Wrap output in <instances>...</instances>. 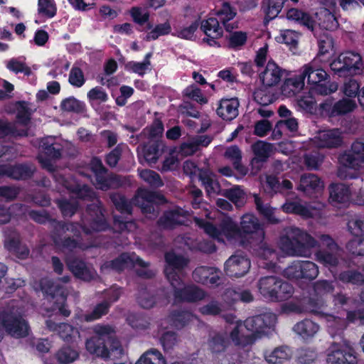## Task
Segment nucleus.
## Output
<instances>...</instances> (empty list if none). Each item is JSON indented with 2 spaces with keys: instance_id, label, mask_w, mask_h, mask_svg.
<instances>
[{
  "instance_id": "obj_1",
  "label": "nucleus",
  "mask_w": 364,
  "mask_h": 364,
  "mask_svg": "<svg viewBox=\"0 0 364 364\" xmlns=\"http://www.w3.org/2000/svg\"><path fill=\"white\" fill-rule=\"evenodd\" d=\"M86 214L83 225L78 223L55 221L50 238L57 248L62 251H73L79 247L78 240L65 235L67 232L73 233L74 237L78 238L81 235V229L87 234L108 229L109 224L105 216V209L100 201L97 203L87 205Z\"/></svg>"
},
{
  "instance_id": "obj_2",
  "label": "nucleus",
  "mask_w": 364,
  "mask_h": 364,
  "mask_svg": "<svg viewBox=\"0 0 364 364\" xmlns=\"http://www.w3.org/2000/svg\"><path fill=\"white\" fill-rule=\"evenodd\" d=\"M239 227L242 246L264 260V268L274 269L278 261L277 253L264 242L265 232L259 219L253 214H245Z\"/></svg>"
},
{
  "instance_id": "obj_3",
  "label": "nucleus",
  "mask_w": 364,
  "mask_h": 364,
  "mask_svg": "<svg viewBox=\"0 0 364 364\" xmlns=\"http://www.w3.org/2000/svg\"><path fill=\"white\" fill-rule=\"evenodd\" d=\"M94 336L85 343L87 350L104 359L111 355L120 358L124 349L120 341L115 337L114 328L109 325H97L94 328Z\"/></svg>"
},
{
  "instance_id": "obj_4",
  "label": "nucleus",
  "mask_w": 364,
  "mask_h": 364,
  "mask_svg": "<svg viewBox=\"0 0 364 364\" xmlns=\"http://www.w3.org/2000/svg\"><path fill=\"white\" fill-rule=\"evenodd\" d=\"M0 325L9 335L16 338H26L29 334L28 321L19 308L13 303L0 309Z\"/></svg>"
},
{
  "instance_id": "obj_5",
  "label": "nucleus",
  "mask_w": 364,
  "mask_h": 364,
  "mask_svg": "<svg viewBox=\"0 0 364 364\" xmlns=\"http://www.w3.org/2000/svg\"><path fill=\"white\" fill-rule=\"evenodd\" d=\"M282 245L292 255L309 257L311 250L318 245V242L306 230L291 227L287 235L282 237Z\"/></svg>"
},
{
  "instance_id": "obj_6",
  "label": "nucleus",
  "mask_w": 364,
  "mask_h": 364,
  "mask_svg": "<svg viewBox=\"0 0 364 364\" xmlns=\"http://www.w3.org/2000/svg\"><path fill=\"white\" fill-rule=\"evenodd\" d=\"M304 76L306 77L310 92L318 95H328L338 90V85L331 81L330 75L320 66L310 63L302 68Z\"/></svg>"
},
{
  "instance_id": "obj_7",
  "label": "nucleus",
  "mask_w": 364,
  "mask_h": 364,
  "mask_svg": "<svg viewBox=\"0 0 364 364\" xmlns=\"http://www.w3.org/2000/svg\"><path fill=\"white\" fill-rule=\"evenodd\" d=\"M282 309L285 312L310 313L328 321L335 318L332 314L328 312L327 305L323 300L309 296H302L294 301L286 303Z\"/></svg>"
},
{
  "instance_id": "obj_8",
  "label": "nucleus",
  "mask_w": 364,
  "mask_h": 364,
  "mask_svg": "<svg viewBox=\"0 0 364 364\" xmlns=\"http://www.w3.org/2000/svg\"><path fill=\"white\" fill-rule=\"evenodd\" d=\"M363 65L362 56L354 51L343 52L330 63L331 70L334 75L340 77L360 74L363 71Z\"/></svg>"
},
{
  "instance_id": "obj_9",
  "label": "nucleus",
  "mask_w": 364,
  "mask_h": 364,
  "mask_svg": "<svg viewBox=\"0 0 364 364\" xmlns=\"http://www.w3.org/2000/svg\"><path fill=\"white\" fill-rule=\"evenodd\" d=\"M167 202L163 194L145 188H139L134 199V204L141 208L143 213L152 214L155 217L159 213V205Z\"/></svg>"
},
{
  "instance_id": "obj_10",
  "label": "nucleus",
  "mask_w": 364,
  "mask_h": 364,
  "mask_svg": "<svg viewBox=\"0 0 364 364\" xmlns=\"http://www.w3.org/2000/svg\"><path fill=\"white\" fill-rule=\"evenodd\" d=\"M41 288L46 297L53 301L60 315L68 317L70 311L66 304L68 294L65 288L48 279L41 281Z\"/></svg>"
},
{
  "instance_id": "obj_11",
  "label": "nucleus",
  "mask_w": 364,
  "mask_h": 364,
  "mask_svg": "<svg viewBox=\"0 0 364 364\" xmlns=\"http://www.w3.org/2000/svg\"><path fill=\"white\" fill-rule=\"evenodd\" d=\"M318 266L311 261L296 260L284 269V276L289 279L313 281L318 275Z\"/></svg>"
},
{
  "instance_id": "obj_12",
  "label": "nucleus",
  "mask_w": 364,
  "mask_h": 364,
  "mask_svg": "<svg viewBox=\"0 0 364 364\" xmlns=\"http://www.w3.org/2000/svg\"><path fill=\"white\" fill-rule=\"evenodd\" d=\"M176 302H196L203 299L205 292L196 285L185 286L182 278L169 282Z\"/></svg>"
},
{
  "instance_id": "obj_13",
  "label": "nucleus",
  "mask_w": 364,
  "mask_h": 364,
  "mask_svg": "<svg viewBox=\"0 0 364 364\" xmlns=\"http://www.w3.org/2000/svg\"><path fill=\"white\" fill-rule=\"evenodd\" d=\"M320 242L322 247L325 248L317 250L315 253V257L318 262L325 267H335L338 264V257L337 252L339 250L338 244L328 235H321Z\"/></svg>"
},
{
  "instance_id": "obj_14",
  "label": "nucleus",
  "mask_w": 364,
  "mask_h": 364,
  "mask_svg": "<svg viewBox=\"0 0 364 364\" xmlns=\"http://www.w3.org/2000/svg\"><path fill=\"white\" fill-rule=\"evenodd\" d=\"M328 364H356L357 353L353 348L333 343L328 349Z\"/></svg>"
},
{
  "instance_id": "obj_15",
  "label": "nucleus",
  "mask_w": 364,
  "mask_h": 364,
  "mask_svg": "<svg viewBox=\"0 0 364 364\" xmlns=\"http://www.w3.org/2000/svg\"><path fill=\"white\" fill-rule=\"evenodd\" d=\"M276 316L271 313L248 317L244 322L245 328L255 337L267 334L276 323Z\"/></svg>"
},
{
  "instance_id": "obj_16",
  "label": "nucleus",
  "mask_w": 364,
  "mask_h": 364,
  "mask_svg": "<svg viewBox=\"0 0 364 364\" xmlns=\"http://www.w3.org/2000/svg\"><path fill=\"white\" fill-rule=\"evenodd\" d=\"M339 164L346 168L358 170L364 167V143L354 141L349 150L338 156Z\"/></svg>"
},
{
  "instance_id": "obj_17",
  "label": "nucleus",
  "mask_w": 364,
  "mask_h": 364,
  "mask_svg": "<svg viewBox=\"0 0 364 364\" xmlns=\"http://www.w3.org/2000/svg\"><path fill=\"white\" fill-rule=\"evenodd\" d=\"M356 107L355 101L348 98H343L333 102V99L331 97L320 104L321 112L329 117L345 115L353 112Z\"/></svg>"
},
{
  "instance_id": "obj_18",
  "label": "nucleus",
  "mask_w": 364,
  "mask_h": 364,
  "mask_svg": "<svg viewBox=\"0 0 364 364\" xmlns=\"http://www.w3.org/2000/svg\"><path fill=\"white\" fill-rule=\"evenodd\" d=\"M166 266L164 269V274L168 281L172 282L181 277L178 274L189 264V259L182 255H178L173 251L167 252L164 255Z\"/></svg>"
},
{
  "instance_id": "obj_19",
  "label": "nucleus",
  "mask_w": 364,
  "mask_h": 364,
  "mask_svg": "<svg viewBox=\"0 0 364 364\" xmlns=\"http://www.w3.org/2000/svg\"><path fill=\"white\" fill-rule=\"evenodd\" d=\"M221 272L215 267L199 266L192 273L193 279L197 283L210 287H218L221 284Z\"/></svg>"
},
{
  "instance_id": "obj_20",
  "label": "nucleus",
  "mask_w": 364,
  "mask_h": 364,
  "mask_svg": "<svg viewBox=\"0 0 364 364\" xmlns=\"http://www.w3.org/2000/svg\"><path fill=\"white\" fill-rule=\"evenodd\" d=\"M65 264L73 276L85 282H90L95 279V271L83 259L71 257L65 259Z\"/></svg>"
},
{
  "instance_id": "obj_21",
  "label": "nucleus",
  "mask_w": 364,
  "mask_h": 364,
  "mask_svg": "<svg viewBox=\"0 0 364 364\" xmlns=\"http://www.w3.org/2000/svg\"><path fill=\"white\" fill-rule=\"evenodd\" d=\"M250 260L240 255H232L224 264L227 276L239 278L246 274L250 268Z\"/></svg>"
},
{
  "instance_id": "obj_22",
  "label": "nucleus",
  "mask_w": 364,
  "mask_h": 364,
  "mask_svg": "<svg viewBox=\"0 0 364 364\" xmlns=\"http://www.w3.org/2000/svg\"><path fill=\"white\" fill-rule=\"evenodd\" d=\"M216 17H210L217 21L218 26L223 24L224 28L227 32H230L235 28H237V23H229L237 15V9L235 6H232L229 2L225 1L221 4L220 8L215 11Z\"/></svg>"
},
{
  "instance_id": "obj_23",
  "label": "nucleus",
  "mask_w": 364,
  "mask_h": 364,
  "mask_svg": "<svg viewBox=\"0 0 364 364\" xmlns=\"http://www.w3.org/2000/svg\"><path fill=\"white\" fill-rule=\"evenodd\" d=\"M200 30L206 36L203 41L208 43L210 46L220 47V43L217 39L223 35V28L218 26L216 20L213 18H207L200 23Z\"/></svg>"
},
{
  "instance_id": "obj_24",
  "label": "nucleus",
  "mask_w": 364,
  "mask_h": 364,
  "mask_svg": "<svg viewBox=\"0 0 364 364\" xmlns=\"http://www.w3.org/2000/svg\"><path fill=\"white\" fill-rule=\"evenodd\" d=\"M184 216L183 210L177 207L175 209L165 210L158 219L156 223L159 227L163 229L173 230L176 227L183 224V221L181 218Z\"/></svg>"
},
{
  "instance_id": "obj_25",
  "label": "nucleus",
  "mask_w": 364,
  "mask_h": 364,
  "mask_svg": "<svg viewBox=\"0 0 364 364\" xmlns=\"http://www.w3.org/2000/svg\"><path fill=\"white\" fill-rule=\"evenodd\" d=\"M282 73V69L274 61L270 60L268 61L264 70L259 74V80L263 86L271 87L277 85L280 82Z\"/></svg>"
},
{
  "instance_id": "obj_26",
  "label": "nucleus",
  "mask_w": 364,
  "mask_h": 364,
  "mask_svg": "<svg viewBox=\"0 0 364 364\" xmlns=\"http://www.w3.org/2000/svg\"><path fill=\"white\" fill-rule=\"evenodd\" d=\"M329 201L334 204H346L350 201L351 191L343 183H332L328 186Z\"/></svg>"
},
{
  "instance_id": "obj_27",
  "label": "nucleus",
  "mask_w": 364,
  "mask_h": 364,
  "mask_svg": "<svg viewBox=\"0 0 364 364\" xmlns=\"http://www.w3.org/2000/svg\"><path fill=\"white\" fill-rule=\"evenodd\" d=\"M3 165L4 166V176L15 180H27L31 178L35 171L31 165L27 164Z\"/></svg>"
},
{
  "instance_id": "obj_28",
  "label": "nucleus",
  "mask_w": 364,
  "mask_h": 364,
  "mask_svg": "<svg viewBox=\"0 0 364 364\" xmlns=\"http://www.w3.org/2000/svg\"><path fill=\"white\" fill-rule=\"evenodd\" d=\"M240 103L236 97L221 99L216 109L217 114L223 120L231 121L238 115Z\"/></svg>"
},
{
  "instance_id": "obj_29",
  "label": "nucleus",
  "mask_w": 364,
  "mask_h": 364,
  "mask_svg": "<svg viewBox=\"0 0 364 364\" xmlns=\"http://www.w3.org/2000/svg\"><path fill=\"white\" fill-rule=\"evenodd\" d=\"M198 179L201 182L208 195L219 194L221 187L217 179V176L208 168L198 169Z\"/></svg>"
},
{
  "instance_id": "obj_30",
  "label": "nucleus",
  "mask_w": 364,
  "mask_h": 364,
  "mask_svg": "<svg viewBox=\"0 0 364 364\" xmlns=\"http://www.w3.org/2000/svg\"><path fill=\"white\" fill-rule=\"evenodd\" d=\"M208 350L213 355L225 353L230 345V341L226 333H214L209 335L207 342Z\"/></svg>"
},
{
  "instance_id": "obj_31",
  "label": "nucleus",
  "mask_w": 364,
  "mask_h": 364,
  "mask_svg": "<svg viewBox=\"0 0 364 364\" xmlns=\"http://www.w3.org/2000/svg\"><path fill=\"white\" fill-rule=\"evenodd\" d=\"M107 172H102L95 175V186L102 191L116 189L123 186V180L119 175L107 176Z\"/></svg>"
},
{
  "instance_id": "obj_32",
  "label": "nucleus",
  "mask_w": 364,
  "mask_h": 364,
  "mask_svg": "<svg viewBox=\"0 0 364 364\" xmlns=\"http://www.w3.org/2000/svg\"><path fill=\"white\" fill-rule=\"evenodd\" d=\"M287 0H264L262 1L261 10L264 14L263 22L268 24L277 18Z\"/></svg>"
},
{
  "instance_id": "obj_33",
  "label": "nucleus",
  "mask_w": 364,
  "mask_h": 364,
  "mask_svg": "<svg viewBox=\"0 0 364 364\" xmlns=\"http://www.w3.org/2000/svg\"><path fill=\"white\" fill-rule=\"evenodd\" d=\"M279 277L267 276L260 278L258 282V289L262 296L272 301L275 294V288L280 287Z\"/></svg>"
},
{
  "instance_id": "obj_34",
  "label": "nucleus",
  "mask_w": 364,
  "mask_h": 364,
  "mask_svg": "<svg viewBox=\"0 0 364 364\" xmlns=\"http://www.w3.org/2000/svg\"><path fill=\"white\" fill-rule=\"evenodd\" d=\"M319 328V325L317 323L308 318L296 323L293 327L294 331L304 339L314 337Z\"/></svg>"
},
{
  "instance_id": "obj_35",
  "label": "nucleus",
  "mask_w": 364,
  "mask_h": 364,
  "mask_svg": "<svg viewBox=\"0 0 364 364\" xmlns=\"http://www.w3.org/2000/svg\"><path fill=\"white\" fill-rule=\"evenodd\" d=\"M286 16L288 20L294 21L301 26H304L311 31L314 30L315 21L305 11L291 8L288 9Z\"/></svg>"
},
{
  "instance_id": "obj_36",
  "label": "nucleus",
  "mask_w": 364,
  "mask_h": 364,
  "mask_svg": "<svg viewBox=\"0 0 364 364\" xmlns=\"http://www.w3.org/2000/svg\"><path fill=\"white\" fill-rule=\"evenodd\" d=\"M224 156L232 162L234 168L242 176L247 174V170L242 164V151L237 145L228 146L224 153Z\"/></svg>"
},
{
  "instance_id": "obj_37",
  "label": "nucleus",
  "mask_w": 364,
  "mask_h": 364,
  "mask_svg": "<svg viewBox=\"0 0 364 364\" xmlns=\"http://www.w3.org/2000/svg\"><path fill=\"white\" fill-rule=\"evenodd\" d=\"M319 27L326 31H335L338 27V21L335 15L328 9H321L316 13Z\"/></svg>"
},
{
  "instance_id": "obj_38",
  "label": "nucleus",
  "mask_w": 364,
  "mask_h": 364,
  "mask_svg": "<svg viewBox=\"0 0 364 364\" xmlns=\"http://www.w3.org/2000/svg\"><path fill=\"white\" fill-rule=\"evenodd\" d=\"M320 146L326 148H338L341 146L343 139L336 129L323 132L319 136Z\"/></svg>"
},
{
  "instance_id": "obj_39",
  "label": "nucleus",
  "mask_w": 364,
  "mask_h": 364,
  "mask_svg": "<svg viewBox=\"0 0 364 364\" xmlns=\"http://www.w3.org/2000/svg\"><path fill=\"white\" fill-rule=\"evenodd\" d=\"M338 279L340 282L346 284L358 287L364 285V274L355 269L341 272Z\"/></svg>"
},
{
  "instance_id": "obj_40",
  "label": "nucleus",
  "mask_w": 364,
  "mask_h": 364,
  "mask_svg": "<svg viewBox=\"0 0 364 364\" xmlns=\"http://www.w3.org/2000/svg\"><path fill=\"white\" fill-rule=\"evenodd\" d=\"M289 349L285 346L275 348L272 351L264 352V358L267 362L272 364L282 363L291 358Z\"/></svg>"
},
{
  "instance_id": "obj_41",
  "label": "nucleus",
  "mask_w": 364,
  "mask_h": 364,
  "mask_svg": "<svg viewBox=\"0 0 364 364\" xmlns=\"http://www.w3.org/2000/svg\"><path fill=\"white\" fill-rule=\"evenodd\" d=\"M252 149L255 155L254 161L265 162L270 156L272 144L259 140L252 144Z\"/></svg>"
},
{
  "instance_id": "obj_42",
  "label": "nucleus",
  "mask_w": 364,
  "mask_h": 364,
  "mask_svg": "<svg viewBox=\"0 0 364 364\" xmlns=\"http://www.w3.org/2000/svg\"><path fill=\"white\" fill-rule=\"evenodd\" d=\"M109 198L117 211L122 214H132V203L124 195L119 193H112L110 194Z\"/></svg>"
},
{
  "instance_id": "obj_43",
  "label": "nucleus",
  "mask_w": 364,
  "mask_h": 364,
  "mask_svg": "<svg viewBox=\"0 0 364 364\" xmlns=\"http://www.w3.org/2000/svg\"><path fill=\"white\" fill-rule=\"evenodd\" d=\"M60 109L63 112L82 114L86 110L85 102L71 96L63 99L60 105Z\"/></svg>"
},
{
  "instance_id": "obj_44",
  "label": "nucleus",
  "mask_w": 364,
  "mask_h": 364,
  "mask_svg": "<svg viewBox=\"0 0 364 364\" xmlns=\"http://www.w3.org/2000/svg\"><path fill=\"white\" fill-rule=\"evenodd\" d=\"M131 261V257L128 253L120 254L114 259L106 261L101 266L102 270H114L117 272L122 271L125 265Z\"/></svg>"
},
{
  "instance_id": "obj_45",
  "label": "nucleus",
  "mask_w": 364,
  "mask_h": 364,
  "mask_svg": "<svg viewBox=\"0 0 364 364\" xmlns=\"http://www.w3.org/2000/svg\"><path fill=\"white\" fill-rule=\"evenodd\" d=\"M53 140L52 138H46L42 140V152L46 156L58 159L62 155V147L60 144L53 142Z\"/></svg>"
},
{
  "instance_id": "obj_46",
  "label": "nucleus",
  "mask_w": 364,
  "mask_h": 364,
  "mask_svg": "<svg viewBox=\"0 0 364 364\" xmlns=\"http://www.w3.org/2000/svg\"><path fill=\"white\" fill-rule=\"evenodd\" d=\"M191 316L192 314L188 311L175 310L170 313L168 320L172 326L181 329L188 323Z\"/></svg>"
},
{
  "instance_id": "obj_47",
  "label": "nucleus",
  "mask_w": 364,
  "mask_h": 364,
  "mask_svg": "<svg viewBox=\"0 0 364 364\" xmlns=\"http://www.w3.org/2000/svg\"><path fill=\"white\" fill-rule=\"evenodd\" d=\"M135 364H166V360L159 350L151 348L144 353Z\"/></svg>"
},
{
  "instance_id": "obj_48",
  "label": "nucleus",
  "mask_w": 364,
  "mask_h": 364,
  "mask_svg": "<svg viewBox=\"0 0 364 364\" xmlns=\"http://www.w3.org/2000/svg\"><path fill=\"white\" fill-rule=\"evenodd\" d=\"M226 36L228 48L234 50H240L247 41V33L245 31H232Z\"/></svg>"
},
{
  "instance_id": "obj_49",
  "label": "nucleus",
  "mask_w": 364,
  "mask_h": 364,
  "mask_svg": "<svg viewBox=\"0 0 364 364\" xmlns=\"http://www.w3.org/2000/svg\"><path fill=\"white\" fill-rule=\"evenodd\" d=\"M26 136L27 131L18 129L16 125L9 122L0 119V138L6 136Z\"/></svg>"
},
{
  "instance_id": "obj_50",
  "label": "nucleus",
  "mask_w": 364,
  "mask_h": 364,
  "mask_svg": "<svg viewBox=\"0 0 364 364\" xmlns=\"http://www.w3.org/2000/svg\"><path fill=\"white\" fill-rule=\"evenodd\" d=\"M280 287L275 288V294L273 296L272 301H283L292 296L294 287L289 282L279 278Z\"/></svg>"
},
{
  "instance_id": "obj_51",
  "label": "nucleus",
  "mask_w": 364,
  "mask_h": 364,
  "mask_svg": "<svg viewBox=\"0 0 364 364\" xmlns=\"http://www.w3.org/2000/svg\"><path fill=\"white\" fill-rule=\"evenodd\" d=\"M38 14L46 18H53L57 14L55 0H38Z\"/></svg>"
},
{
  "instance_id": "obj_52",
  "label": "nucleus",
  "mask_w": 364,
  "mask_h": 364,
  "mask_svg": "<svg viewBox=\"0 0 364 364\" xmlns=\"http://www.w3.org/2000/svg\"><path fill=\"white\" fill-rule=\"evenodd\" d=\"M67 188L73 193H74L78 199L85 200H92L95 197V192L87 185L75 184L73 186H68Z\"/></svg>"
},
{
  "instance_id": "obj_53",
  "label": "nucleus",
  "mask_w": 364,
  "mask_h": 364,
  "mask_svg": "<svg viewBox=\"0 0 364 364\" xmlns=\"http://www.w3.org/2000/svg\"><path fill=\"white\" fill-rule=\"evenodd\" d=\"M171 26L168 21L156 24L153 29L146 33L145 40L147 41H155L160 36L171 34Z\"/></svg>"
},
{
  "instance_id": "obj_54",
  "label": "nucleus",
  "mask_w": 364,
  "mask_h": 364,
  "mask_svg": "<svg viewBox=\"0 0 364 364\" xmlns=\"http://www.w3.org/2000/svg\"><path fill=\"white\" fill-rule=\"evenodd\" d=\"M144 158L149 164L156 163L159 156V144L158 141H149L142 149Z\"/></svg>"
},
{
  "instance_id": "obj_55",
  "label": "nucleus",
  "mask_w": 364,
  "mask_h": 364,
  "mask_svg": "<svg viewBox=\"0 0 364 364\" xmlns=\"http://www.w3.org/2000/svg\"><path fill=\"white\" fill-rule=\"evenodd\" d=\"M139 176L144 181H145L152 188H158L162 187L164 185L160 175L153 170H142L139 173Z\"/></svg>"
},
{
  "instance_id": "obj_56",
  "label": "nucleus",
  "mask_w": 364,
  "mask_h": 364,
  "mask_svg": "<svg viewBox=\"0 0 364 364\" xmlns=\"http://www.w3.org/2000/svg\"><path fill=\"white\" fill-rule=\"evenodd\" d=\"M31 110L25 101H19L16 105V119L22 125H28L31 119Z\"/></svg>"
},
{
  "instance_id": "obj_57",
  "label": "nucleus",
  "mask_w": 364,
  "mask_h": 364,
  "mask_svg": "<svg viewBox=\"0 0 364 364\" xmlns=\"http://www.w3.org/2000/svg\"><path fill=\"white\" fill-rule=\"evenodd\" d=\"M223 296L225 300L230 299L232 302L240 300L243 302L249 303L253 301V296L250 290H243L241 292H238L233 289L229 288L225 289Z\"/></svg>"
},
{
  "instance_id": "obj_58",
  "label": "nucleus",
  "mask_w": 364,
  "mask_h": 364,
  "mask_svg": "<svg viewBox=\"0 0 364 364\" xmlns=\"http://www.w3.org/2000/svg\"><path fill=\"white\" fill-rule=\"evenodd\" d=\"M282 210L287 213H293L303 217H310V210L304 205L298 202H286L282 205Z\"/></svg>"
},
{
  "instance_id": "obj_59",
  "label": "nucleus",
  "mask_w": 364,
  "mask_h": 364,
  "mask_svg": "<svg viewBox=\"0 0 364 364\" xmlns=\"http://www.w3.org/2000/svg\"><path fill=\"white\" fill-rule=\"evenodd\" d=\"M183 95L200 105L208 103V99L203 96L201 90L195 84L186 87L183 91Z\"/></svg>"
},
{
  "instance_id": "obj_60",
  "label": "nucleus",
  "mask_w": 364,
  "mask_h": 364,
  "mask_svg": "<svg viewBox=\"0 0 364 364\" xmlns=\"http://www.w3.org/2000/svg\"><path fill=\"white\" fill-rule=\"evenodd\" d=\"M109 307L110 304L107 301L97 304L91 313L85 315V321L90 322L100 318L109 312Z\"/></svg>"
},
{
  "instance_id": "obj_61",
  "label": "nucleus",
  "mask_w": 364,
  "mask_h": 364,
  "mask_svg": "<svg viewBox=\"0 0 364 364\" xmlns=\"http://www.w3.org/2000/svg\"><path fill=\"white\" fill-rule=\"evenodd\" d=\"M314 93H311L309 91L308 95H304L298 100L299 107L309 114H315L316 112V101L313 96Z\"/></svg>"
},
{
  "instance_id": "obj_62",
  "label": "nucleus",
  "mask_w": 364,
  "mask_h": 364,
  "mask_svg": "<svg viewBox=\"0 0 364 364\" xmlns=\"http://www.w3.org/2000/svg\"><path fill=\"white\" fill-rule=\"evenodd\" d=\"M77 352L69 346L62 347L57 353V359L60 363L68 364L78 358Z\"/></svg>"
},
{
  "instance_id": "obj_63",
  "label": "nucleus",
  "mask_w": 364,
  "mask_h": 364,
  "mask_svg": "<svg viewBox=\"0 0 364 364\" xmlns=\"http://www.w3.org/2000/svg\"><path fill=\"white\" fill-rule=\"evenodd\" d=\"M225 196L237 207H241L245 203V193L239 186H235L228 190Z\"/></svg>"
},
{
  "instance_id": "obj_64",
  "label": "nucleus",
  "mask_w": 364,
  "mask_h": 364,
  "mask_svg": "<svg viewBox=\"0 0 364 364\" xmlns=\"http://www.w3.org/2000/svg\"><path fill=\"white\" fill-rule=\"evenodd\" d=\"M347 250L353 255L364 256V236L350 240L346 245Z\"/></svg>"
}]
</instances>
